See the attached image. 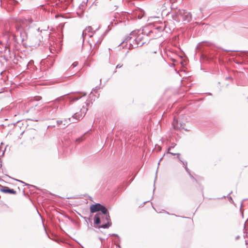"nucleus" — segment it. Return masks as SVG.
<instances>
[{
    "label": "nucleus",
    "mask_w": 248,
    "mask_h": 248,
    "mask_svg": "<svg viewBox=\"0 0 248 248\" xmlns=\"http://www.w3.org/2000/svg\"><path fill=\"white\" fill-rule=\"evenodd\" d=\"M103 35H101L100 37L98 39L93 38V41L95 44V46L100 44L103 40Z\"/></svg>",
    "instance_id": "obj_15"
},
{
    "label": "nucleus",
    "mask_w": 248,
    "mask_h": 248,
    "mask_svg": "<svg viewBox=\"0 0 248 248\" xmlns=\"http://www.w3.org/2000/svg\"><path fill=\"white\" fill-rule=\"evenodd\" d=\"M0 186V190L1 191L5 193H10L12 194H15L16 193V191L14 190L13 189H10L8 187Z\"/></svg>",
    "instance_id": "obj_12"
},
{
    "label": "nucleus",
    "mask_w": 248,
    "mask_h": 248,
    "mask_svg": "<svg viewBox=\"0 0 248 248\" xmlns=\"http://www.w3.org/2000/svg\"><path fill=\"white\" fill-rule=\"evenodd\" d=\"M105 219V216L103 214L98 213L95 215L94 217V223L95 224H99L101 222V219Z\"/></svg>",
    "instance_id": "obj_9"
},
{
    "label": "nucleus",
    "mask_w": 248,
    "mask_h": 248,
    "mask_svg": "<svg viewBox=\"0 0 248 248\" xmlns=\"http://www.w3.org/2000/svg\"><path fill=\"white\" fill-rule=\"evenodd\" d=\"M224 51H229V50H224Z\"/></svg>",
    "instance_id": "obj_34"
},
{
    "label": "nucleus",
    "mask_w": 248,
    "mask_h": 248,
    "mask_svg": "<svg viewBox=\"0 0 248 248\" xmlns=\"http://www.w3.org/2000/svg\"><path fill=\"white\" fill-rule=\"evenodd\" d=\"M98 29H97L95 31L93 32V28L91 26H88L82 32V35L83 37V42H84V38L86 36L88 35L90 38L92 37Z\"/></svg>",
    "instance_id": "obj_6"
},
{
    "label": "nucleus",
    "mask_w": 248,
    "mask_h": 248,
    "mask_svg": "<svg viewBox=\"0 0 248 248\" xmlns=\"http://www.w3.org/2000/svg\"><path fill=\"white\" fill-rule=\"evenodd\" d=\"M50 51L52 53H54V51H55V50L51 47L50 48Z\"/></svg>",
    "instance_id": "obj_27"
},
{
    "label": "nucleus",
    "mask_w": 248,
    "mask_h": 248,
    "mask_svg": "<svg viewBox=\"0 0 248 248\" xmlns=\"http://www.w3.org/2000/svg\"><path fill=\"white\" fill-rule=\"evenodd\" d=\"M34 20L32 18H29L28 19L23 20L21 22L22 25H27L28 24H31L33 22Z\"/></svg>",
    "instance_id": "obj_13"
},
{
    "label": "nucleus",
    "mask_w": 248,
    "mask_h": 248,
    "mask_svg": "<svg viewBox=\"0 0 248 248\" xmlns=\"http://www.w3.org/2000/svg\"><path fill=\"white\" fill-rule=\"evenodd\" d=\"M177 16L182 18L184 21H189L191 19V14L185 10H179L177 12Z\"/></svg>",
    "instance_id": "obj_4"
},
{
    "label": "nucleus",
    "mask_w": 248,
    "mask_h": 248,
    "mask_svg": "<svg viewBox=\"0 0 248 248\" xmlns=\"http://www.w3.org/2000/svg\"><path fill=\"white\" fill-rule=\"evenodd\" d=\"M64 99V96H62L61 97H58L57 99H56V100L54 101H53V103L51 105H50V106L47 107V108H52V110L53 111L52 112V113H54L55 112L56 110L57 109V108H58L59 107V105L57 104V103L56 102V101H61L62 100H63Z\"/></svg>",
    "instance_id": "obj_7"
},
{
    "label": "nucleus",
    "mask_w": 248,
    "mask_h": 248,
    "mask_svg": "<svg viewBox=\"0 0 248 248\" xmlns=\"http://www.w3.org/2000/svg\"><path fill=\"white\" fill-rule=\"evenodd\" d=\"M106 32H107V31H106V32H105V33L103 34H102L103 35V37L105 35V33H106Z\"/></svg>",
    "instance_id": "obj_30"
},
{
    "label": "nucleus",
    "mask_w": 248,
    "mask_h": 248,
    "mask_svg": "<svg viewBox=\"0 0 248 248\" xmlns=\"http://www.w3.org/2000/svg\"><path fill=\"white\" fill-rule=\"evenodd\" d=\"M175 145H176V144H175L174 143H171V145L170 147L168 148L167 153L171 154L172 155H177V154L173 153L170 152V150L171 148H174L175 146Z\"/></svg>",
    "instance_id": "obj_17"
},
{
    "label": "nucleus",
    "mask_w": 248,
    "mask_h": 248,
    "mask_svg": "<svg viewBox=\"0 0 248 248\" xmlns=\"http://www.w3.org/2000/svg\"><path fill=\"white\" fill-rule=\"evenodd\" d=\"M16 28L17 31L20 33V34L22 37V40H24L25 39L24 35H25V36H26V32H25L24 30L23 29L22 25H17L16 26Z\"/></svg>",
    "instance_id": "obj_11"
},
{
    "label": "nucleus",
    "mask_w": 248,
    "mask_h": 248,
    "mask_svg": "<svg viewBox=\"0 0 248 248\" xmlns=\"http://www.w3.org/2000/svg\"><path fill=\"white\" fill-rule=\"evenodd\" d=\"M106 32H107V31H106V32H105V33L103 34H102L103 35V37L105 35V33H106Z\"/></svg>",
    "instance_id": "obj_31"
},
{
    "label": "nucleus",
    "mask_w": 248,
    "mask_h": 248,
    "mask_svg": "<svg viewBox=\"0 0 248 248\" xmlns=\"http://www.w3.org/2000/svg\"><path fill=\"white\" fill-rule=\"evenodd\" d=\"M84 140V138L83 136H82V137H81L80 138H78L76 140V142H78V143H79V142H81V141H83Z\"/></svg>",
    "instance_id": "obj_20"
},
{
    "label": "nucleus",
    "mask_w": 248,
    "mask_h": 248,
    "mask_svg": "<svg viewBox=\"0 0 248 248\" xmlns=\"http://www.w3.org/2000/svg\"><path fill=\"white\" fill-rule=\"evenodd\" d=\"M4 47H5V50H4L5 52H6V51L7 50L8 51V52H10V50L9 49L8 46L7 45L5 46Z\"/></svg>",
    "instance_id": "obj_22"
},
{
    "label": "nucleus",
    "mask_w": 248,
    "mask_h": 248,
    "mask_svg": "<svg viewBox=\"0 0 248 248\" xmlns=\"http://www.w3.org/2000/svg\"><path fill=\"white\" fill-rule=\"evenodd\" d=\"M177 158H178L179 160L183 163V164L185 166V168L186 167H187V163L186 161H183L181 160V158L180 157V154L177 153Z\"/></svg>",
    "instance_id": "obj_18"
},
{
    "label": "nucleus",
    "mask_w": 248,
    "mask_h": 248,
    "mask_svg": "<svg viewBox=\"0 0 248 248\" xmlns=\"http://www.w3.org/2000/svg\"><path fill=\"white\" fill-rule=\"evenodd\" d=\"M147 37V35H145L142 33L139 34L134 39L133 44L130 43V45H132L133 47H137L139 46H141L146 43L144 40L145 38Z\"/></svg>",
    "instance_id": "obj_3"
},
{
    "label": "nucleus",
    "mask_w": 248,
    "mask_h": 248,
    "mask_svg": "<svg viewBox=\"0 0 248 248\" xmlns=\"http://www.w3.org/2000/svg\"><path fill=\"white\" fill-rule=\"evenodd\" d=\"M137 33V32L136 31H133L131 32V33L130 34L129 36H128L125 38V40L126 41L130 40L132 38V36H136V35Z\"/></svg>",
    "instance_id": "obj_16"
},
{
    "label": "nucleus",
    "mask_w": 248,
    "mask_h": 248,
    "mask_svg": "<svg viewBox=\"0 0 248 248\" xmlns=\"http://www.w3.org/2000/svg\"><path fill=\"white\" fill-rule=\"evenodd\" d=\"M68 120H69V122H68L67 120L63 121V123H64V124H63L64 127H65V126L68 125L70 124V123L71 122V118H69Z\"/></svg>",
    "instance_id": "obj_19"
},
{
    "label": "nucleus",
    "mask_w": 248,
    "mask_h": 248,
    "mask_svg": "<svg viewBox=\"0 0 248 248\" xmlns=\"http://www.w3.org/2000/svg\"><path fill=\"white\" fill-rule=\"evenodd\" d=\"M228 198L230 200V202L232 201V198L231 196H228Z\"/></svg>",
    "instance_id": "obj_28"
},
{
    "label": "nucleus",
    "mask_w": 248,
    "mask_h": 248,
    "mask_svg": "<svg viewBox=\"0 0 248 248\" xmlns=\"http://www.w3.org/2000/svg\"><path fill=\"white\" fill-rule=\"evenodd\" d=\"M16 181H18V182H20V183H22L24 184H25V185H26V186H31V185H29V184H27L25 183V182H23V181H22L18 180H16Z\"/></svg>",
    "instance_id": "obj_25"
},
{
    "label": "nucleus",
    "mask_w": 248,
    "mask_h": 248,
    "mask_svg": "<svg viewBox=\"0 0 248 248\" xmlns=\"http://www.w3.org/2000/svg\"><path fill=\"white\" fill-rule=\"evenodd\" d=\"M165 27L166 26L164 24L161 23L159 26H156L155 29L159 32H162L165 30Z\"/></svg>",
    "instance_id": "obj_14"
},
{
    "label": "nucleus",
    "mask_w": 248,
    "mask_h": 248,
    "mask_svg": "<svg viewBox=\"0 0 248 248\" xmlns=\"http://www.w3.org/2000/svg\"><path fill=\"white\" fill-rule=\"evenodd\" d=\"M174 129H176V126H175V125H174Z\"/></svg>",
    "instance_id": "obj_33"
},
{
    "label": "nucleus",
    "mask_w": 248,
    "mask_h": 248,
    "mask_svg": "<svg viewBox=\"0 0 248 248\" xmlns=\"http://www.w3.org/2000/svg\"><path fill=\"white\" fill-rule=\"evenodd\" d=\"M144 11L140 9V8H137L135 10H133V15L135 16H137L138 19H141L144 15Z\"/></svg>",
    "instance_id": "obj_10"
},
{
    "label": "nucleus",
    "mask_w": 248,
    "mask_h": 248,
    "mask_svg": "<svg viewBox=\"0 0 248 248\" xmlns=\"http://www.w3.org/2000/svg\"><path fill=\"white\" fill-rule=\"evenodd\" d=\"M63 123V121L58 120L57 121V124L60 125Z\"/></svg>",
    "instance_id": "obj_23"
},
{
    "label": "nucleus",
    "mask_w": 248,
    "mask_h": 248,
    "mask_svg": "<svg viewBox=\"0 0 248 248\" xmlns=\"http://www.w3.org/2000/svg\"><path fill=\"white\" fill-rule=\"evenodd\" d=\"M78 62H74L72 64V66L73 67H76V66L78 65Z\"/></svg>",
    "instance_id": "obj_24"
},
{
    "label": "nucleus",
    "mask_w": 248,
    "mask_h": 248,
    "mask_svg": "<svg viewBox=\"0 0 248 248\" xmlns=\"http://www.w3.org/2000/svg\"><path fill=\"white\" fill-rule=\"evenodd\" d=\"M77 94H79V95L70 96L69 97V99L71 103H72V102H74V101L78 100V99L81 98L82 97L85 96L87 95L86 93H83V92H79V93H78Z\"/></svg>",
    "instance_id": "obj_8"
},
{
    "label": "nucleus",
    "mask_w": 248,
    "mask_h": 248,
    "mask_svg": "<svg viewBox=\"0 0 248 248\" xmlns=\"http://www.w3.org/2000/svg\"><path fill=\"white\" fill-rule=\"evenodd\" d=\"M90 212L92 213H94L97 212L101 211V214H103L105 216V219L108 221V222L99 227L103 229H107L109 228L111 225L110 221V216L108 209L105 206L101 204L100 203H97L94 204H92L90 206Z\"/></svg>",
    "instance_id": "obj_1"
},
{
    "label": "nucleus",
    "mask_w": 248,
    "mask_h": 248,
    "mask_svg": "<svg viewBox=\"0 0 248 248\" xmlns=\"http://www.w3.org/2000/svg\"><path fill=\"white\" fill-rule=\"evenodd\" d=\"M232 193V191H231V192L229 193V195L231 194Z\"/></svg>",
    "instance_id": "obj_35"
},
{
    "label": "nucleus",
    "mask_w": 248,
    "mask_h": 248,
    "mask_svg": "<svg viewBox=\"0 0 248 248\" xmlns=\"http://www.w3.org/2000/svg\"><path fill=\"white\" fill-rule=\"evenodd\" d=\"M95 90H97L96 87L95 89H93V91H95Z\"/></svg>",
    "instance_id": "obj_32"
},
{
    "label": "nucleus",
    "mask_w": 248,
    "mask_h": 248,
    "mask_svg": "<svg viewBox=\"0 0 248 248\" xmlns=\"http://www.w3.org/2000/svg\"><path fill=\"white\" fill-rule=\"evenodd\" d=\"M163 157H162V158H160V159L159 160V162H158V165H159V164H160V162H161V160L162 159Z\"/></svg>",
    "instance_id": "obj_29"
},
{
    "label": "nucleus",
    "mask_w": 248,
    "mask_h": 248,
    "mask_svg": "<svg viewBox=\"0 0 248 248\" xmlns=\"http://www.w3.org/2000/svg\"><path fill=\"white\" fill-rule=\"evenodd\" d=\"M51 1H52V0H51ZM53 1H54L55 5L61 7L62 9H66L70 2V0H53Z\"/></svg>",
    "instance_id": "obj_5"
},
{
    "label": "nucleus",
    "mask_w": 248,
    "mask_h": 248,
    "mask_svg": "<svg viewBox=\"0 0 248 248\" xmlns=\"http://www.w3.org/2000/svg\"><path fill=\"white\" fill-rule=\"evenodd\" d=\"M185 170H186V171L188 173L189 175L190 176V177L192 178V179H194L193 176L191 174L190 172V170H189L188 169V168L187 167H185Z\"/></svg>",
    "instance_id": "obj_21"
},
{
    "label": "nucleus",
    "mask_w": 248,
    "mask_h": 248,
    "mask_svg": "<svg viewBox=\"0 0 248 248\" xmlns=\"http://www.w3.org/2000/svg\"><path fill=\"white\" fill-rule=\"evenodd\" d=\"M89 100H87V102L85 103V105H83L82 108L80 109V113L77 112L73 115L72 118L73 119H75L76 120H79L84 117L88 110L87 107L89 105Z\"/></svg>",
    "instance_id": "obj_2"
},
{
    "label": "nucleus",
    "mask_w": 248,
    "mask_h": 248,
    "mask_svg": "<svg viewBox=\"0 0 248 248\" xmlns=\"http://www.w3.org/2000/svg\"><path fill=\"white\" fill-rule=\"evenodd\" d=\"M122 66H123V65H122V64H117V66H116V68H120L122 67Z\"/></svg>",
    "instance_id": "obj_26"
}]
</instances>
